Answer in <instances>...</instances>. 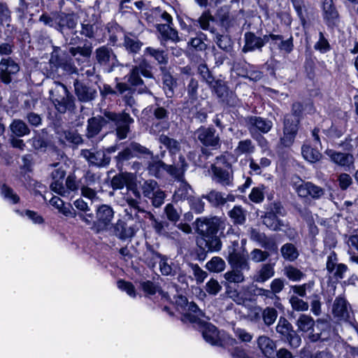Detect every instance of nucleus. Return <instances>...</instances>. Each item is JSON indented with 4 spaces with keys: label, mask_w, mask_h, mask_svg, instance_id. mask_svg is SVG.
Returning a JSON list of instances; mask_svg holds the SVG:
<instances>
[{
    "label": "nucleus",
    "mask_w": 358,
    "mask_h": 358,
    "mask_svg": "<svg viewBox=\"0 0 358 358\" xmlns=\"http://www.w3.org/2000/svg\"><path fill=\"white\" fill-rule=\"evenodd\" d=\"M220 227V221L215 217L212 218H197L196 220V230L201 236V238L198 239L197 241L198 245L203 247V243H201V241L217 234Z\"/></svg>",
    "instance_id": "obj_4"
},
{
    "label": "nucleus",
    "mask_w": 358,
    "mask_h": 358,
    "mask_svg": "<svg viewBox=\"0 0 358 358\" xmlns=\"http://www.w3.org/2000/svg\"><path fill=\"white\" fill-rule=\"evenodd\" d=\"M76 94L79 101L82 102H90L94 100L97 96L96 88L87 85L78 80L74 82Z\"/></svg>",
    "instance_id": "obj_21"
},
{
    "label": "nucleus",
    "mask_w": 358,
    "mask_h": 358,
    "mask_svg": "<svg viewBox=\"0 0 358 358\" xmlns=\"http://www.w3.org/2000/svg\"><path fill=\"white\" fill-rule=\"evenodd\" d=\"M96 59L97 62L110 71L117 63V58L112 49L107 46H101L96 50Z\"/></svg>",
    "instance_id": "obj_15"
},
{
    "label": "nucleus",
    "mask_w": 358,
    "mask_h": 358,
    "mask_svg": "<svg viewBox=\"0 0 358 358\" xmlns=\"http://www.w3.org/2000/svg\"><path fill=\"white\" fill-rule=\"evenodd\" d=\"M167 164H164L161 160H153L149 162L148 170L151 176L156 178H160L162 176L163 171H166Z\"/></svg>",
    "instance_id": "obj_56"
},
{
    "label": "nucleus",
    "mask_w": 358,
    "mask_h": 358,
    "mask_svg": "<svg viewBox=\"0 0 358 358\" xmlns=\"http://www.w3.org/2000/svg\"><path fill=\"white\" fill-rule=\"evenodd\" d=\"M176 303L186 311L182 316L183 322L191 323L203 324L205 315L197 305L194 302L189 303L185 296H180L176 300Z\"/></svg>",
    "instance_id": "obj_5"
},
{
    "label": "nucleus",
    "mask_w": 358,
    "mask_h": 358,
    "mask_svg": "<svg viewBox=\"0 0 358 358\" xmlns=\"http://www.w3.org/2000/svg\"><path fill=\"white\" fill-rule=\"evenodd\" d=\"M150 69V66L147 63L145 59H143L138 65L133 66L127 76L128 83L134 87H138V94H144L149 92L141 76L145 78L152 79L153 75Z\"/></svg>",
    "instance_id": "obj_3"
},
{
    "label": "nucleus",
    "mask_w": 358,
    "mask_h": 358,
    "mask_svg": "<svg viewBox=\"0 0 358 358\" xmlns=\"http://www.w3.org/2000/svg\"><path fill=\"white\" fill-rule=\"evenodd\" d=\"M54 169L51 172L52 182L50 183V189L54 192L61 189L62 183L64 182L66 171L64 164L56 163L51 165Z\"/></svg>",
    "instance_id": "obj_24"
},
{
    "label": "nucleus",
    "mask_w": 358,
    "mask_h": 358,
    "mask_svg": "<svg viewBox=\"0 0 358 358\" xmlns=\"http://www.w3.org/2000/svg\"><path fill=\"white\" fill-rule=\"evenodd\" d=\"M127 202L128 206L124 208V219L135 220L136 222H141L144 219H149L157 234L167 236L169 227L167 222L159 220L150 212L141 209L135 199H127Z\"/></svg>",
    "instance_id": "obj_2"
},
{
    "label": "nucleus",
    "mask_w": 358,
    "mask_h": 358,
    "mask_svg": "<svg viewBox=\"0 0 358 358\" xmlns=\"http://www.w3.org/2000/svg\"><path fill=\"white\" fill-rule=\"evenodd\" d=\"M266 41H271V45L276 47L281 52L289 54L294 48L293 38L290 36L287 39H284L282 35L269 34L265 35Z\"/></svg>",
    "instance_id": "obj_20"
},
{
    "label": "nucleus",
    "mask_w": 358,
    "mask_h": 358,
    "mask_svg": "<svg viewBox=\"0 0 358 358\" xmlns=\"http://www.w3.org/2000/svg\"><path fill=\"white\" fill-rule=\"evenodd\" d=\"M59 13V12L45 13L40 16L39 21L45 25L53 27L57 30Z\"/></svg>",
    "instance_id": "obj_54"
},
{
    "label": "nucleus",
    "mask_w": 358,
    "mask_h": 358,
    "mask_svg": "<svg viewBox=\"0 0 358 358\" xmlns=\"http://www.w3.org/2000/svg\"><path fill=\"white\" fill-rule=\"evenodd\" d=\"M280 338L289 343L293 348H297L301 343V338L293 329L292 324L284 317H280L275 327Z\"/></svg>",
    "instance_id": "obj_7"
},
{
    "label": "nucleus",
    "mask_w": 358,
    "mask_h": 358,
    "mask_svg": "<svg viewBox=\"0 0 358 358\" xmlns=\"http://www.w3.org/2000/svg\"><path fill=\"white\" fill-rule=\"evenodd\" d=\"M115 148L110 147L107 150H82L81 156L85 158L90 165L97 167H106L110 162V154L114 152Z\"/></svg>",
    "instance_id": "obj_6"
},
{
    "label": "nucleus",
    "mask_w": 358,
    "mask_h": 358,
    "mask_svg": "<svg viewBox=\"0 0 358 358\" xmlns=\"http://www.w3.org/2000/svg\"><path fill=\"white\" fill-rule=\"evenodd\" d=\"M237 71L240 76L248 78L252 81L259 80L262 77V72L257 66L246 62L241 68L237 69Z\"/></svg>",
    "instance_id": "obj_33"
},
{
    "label": "nucleus",
    "mask_w": 358,
    "mask_h": 358,
    "mask_svg": "<svg viewBox=\"0 0 358 358\" xmlns=\"http://www.w3.org/2000/svg\"><path fill=\"white\" fill-rule=\"evenodd\" d=\"M202 198L206 199L212 206L215 208H221L227 201H234V196L232 194H226L215 189L203 194Z\"/></svg>",
    "instance_id": "obj_22"
},
{
    "label": "nucleus",
    "mask_w": 358,
    "mask_h": 358,
    "mask_svg": "<svg viewBox=\"0 0 358 358\" xmlns=\"http://www.w3.org/2000/svg\"><path fill=\"white\" fill-rule=\"evenodd\" d=\"M179 161L180 163V165H167L166 172L177 179L179 182H180L181 180H183L184 173L187 169V165L185 163V159L182 156L179 157Z\"/></svg>",
    "instance_id": "obj_36"
},
{
    "label": "nucleus",
    "mask_w": 358,
    "mask_h": 358,
    "mask_svg": "<svg viewBox=\"0 0 358 358\" xmlns=\"http://www.w3.org/2000/svg\"><path fill=\"white\" fill-rule=\"evenodd\" d=\"M192 191V190L190 185L185 181L181 180L180 182H179V185L177 189L175 191V193L173 194V199L177 201L185 199H187L189 201V199H191L190 192Z\"/></svg>",
    "instance_id": "obj_46"
},
{
    "label": "nucleus",
    "mask_w": 358,
    "mask_h": 358,
    "mask_svg": "<svg viewBox=\"0 0 358 358\" xmlns=\"http://www.w3.org/2000/svg\"><path fill=\"white\" fill-rule=\"evenodd\" d=\"M213 41L217 44L219 48L227 52H229L232 49V41L227 35L220 34L214 31Z\"/></svg>",
    "instance_id": "obj_48"
},
{
    "label": "nucleus",
    "mask_w": 358,
    "mask_h": 358,
    "mask_svg": "<svg viewBox=\"0 0 358 358\" xmlns=\"http://www.w3.org/2000/svg\"><path fill=\"white\" fill-rule=\"evenodd\" d=\"M298 181L293 183V188L299 197H311L313 199H320L324 194L323 188L313 184L311 182L303 181L300 178H297Z\"/></svg>",
    "instance_id": "obj_9"
},
{
    "label": "nucleus",
    "mask_w": 358,
    "mask_h": 358,
    "mask_svg": "<svg viewBox=\"0 0 358 358\" xmlns=\"http://www.w3.org/2000/svg\"><path fill=\"white\" fill-rule=\"evenodd\" d=\"M49 93L50 100L54 103L63 96H66V94L69 93V92L64 84L59 82L53 81L49 90Z\"/></svg>",
    "instance_id": "obj_39"
},
{
    "label": "nucleus",
    "mask_w": 358,
    "mask_h": 358,
    "mask_svg": "<svg viewBox=\"0 0 358 358\" xmlns=\"http://www.w3.org/2000/svg\"><path fill=\"white\" fill-rule=\"evenodd\" d=\"M245 45L242 48V51L245 53L252 52L256 49L260 50L265 45L266 39L265 36L263 38L255 36L252 32H246L244 36Z\"/></svg>",
    "instance_id": "obj_25"
},
{
    "label": "nucleus",
    "mask_w": 358,
    "mask_h": 358,
    "mask_svg": "<svg viewBox=\"0 0 358 358\" xmlns=\"http://www.w3.org/2000/svg\"><path fill=\"white\" fill-rule=\"evenodd\" d=\"M255 147L250 139L240 141L235 152L237 155L251 154L255 152Z\"/></svg>",
    "instance_id": "obj_63"
},
{
    "label": "nucleus",
    "mask_w": 358,
    "mask_h": 358,
    "mask_svg": "<svg viewBox=\"0 0 358 358\" xmlns=\"http://www.w3.org/2000/svg\"><path fill=\"white\" fill-rule=\"evenodd\" d=\"M157 29L162 36V40H169L176 42L179 40L178 31L172 28L170 24H158Z\"/></svg>",
    "instance_id": "obj_41"
},
{
    "label": "nucleus",
    "mask_w": 358,
    "mask_h": 358,
    "mask_svg": "<svg viewBox=\"0 0 358 358\" xmlns=\"http://www.w3.org/2000/svg\"><path fill=\"white\" fill-rule=\"evenodd\" d=\"M322 17L327 27L333 29L338 25L340 15L333 0H321Z\"/></svg>",
    "instance_id": "obj_11"
},
{
    "label": "nucleus",
    "mask_w": 358,
    "mask_h": 358,
    "mask_svg": "<svg viewBox=\"0 0 358 358\" xmlns=\"http://www.w3.org/2000/svg\"><path fill=\"white\" fill-rule=\"evenodd\" d=\"M275 274L273 266L271 264H264L254 275L253 280L257 282H264Z\"/></svg>",
    "instance_id": "obj_37"
},
{
    "label": "nucleus",
    "mask_w": 358,
    "mask_h": 358,
    "mask_svg": "<svg viewBox=\"0 0 358 358\" xmlns=\"http://www.w3.org/2000/svg\"><path fill=\"white\" fill-rule=\"evenodd\" d=\"M124 46L131 53H137L143 46V43L136 37L126 35L124 39Z\"/></svg>",
    "instance_id": "obj_55"
},
{
    "label": "nucleus",
    "mask_w": 358,
    "mask_h": 358,
    "mask_svg": "<svg viewBox=\"0 0 358 358\" xmlns=\"http://www.w3.org/2000/svg\"><path fill=\"white\" fill-rule=\"evenodd\" d=\"M280 253L283 259L288 262H294L299 256L298 249L291 243L284 244L280 248Z\"/></svg>",
    "instance_id": "obj_43"
},
{
    "label": "nucleus",
    "mask_w": 358,
    "mask_h": 358,
    "mask_svg": "<svg viewBox=\"0 0 358 358\" xmlns=\"http://www.w3.org/2000/svg\"><path fill=\"white\" fill-rule=\"evenodd\" d=\"M263 223L273 231H278L283 226L282 221L279 220L274 212H267L263 217Z\"/></svg>",
    "instance_id": "obj_44"
},
{
    "label": "nucleus",
    "mask_w": 358,
    "mask_h": 358,
    "mask_svg": "<svg viewBox=\"0 0 358 358\" xmlns=\"http://www.w3.org/2000/svg\"><path fill=\"white\" fill-rule=\"evenodd\" d=\"M209 86L222 102L230 106L236 104V96L229 90L224 80H215Z\"/></svg>",
    "instance_id": "obj_10"
},
{
    "label": "nucleus",
    "mask_w": 358,
    "mask_h": 358,
    "mask_svg": "<svg viewBox=\"0 0 358 358\" xmlns=\"http://www.w3.org/2000/svg\"><path fill=\"white\" fill-rule=\"evenodd\" d=\"M206 266L211 272L220 273L224 270L226 264L221 257H214L206 263Z\"/></svg>",
    "instance_id": "obj_62"
},
{
    "label": "nucleus",
    "mask_w": 358,
    "mask_h": 358,
    "mask_svg": "<svg viewBox=\"0 0 358 358\" xmlns=\"http://www.w3.org/2000/svg\"><path fill=\"white\" fill-rule=\"evenodd\" d=\"M141 287L147 295H154L159 292L162 298L169 299L168 294L161 290L157 285L150 280L142 281L141 282Z\"/></svg>",
    "instance_id": "obj_47"
},
{
    "label": "nucleus",
    "mask_w": 358,
    "mask_h": 358,
    "mask_svg": "<svg viewBox=\"0 0 358 358\" xmlns=\"http://www.w3.org/2000/svg\"><path fill=\"white\" fill-rule=\"evenodd\" d=\"M221 25L224 27L227 31H230L231 29L235 28L239 25L237 17L233 13H224L220 17Z\"/></svg>",
    "instance_id": "obj_51"
},
{
    "label": "nucleus",
    "mask_w": 358,
    "mask_h": 358,
    "mask_svg": "<svg viewBox=\"0 0 358 358\" xmlns=\"http://www.w3.org/2000/svg\"><path fill=\"white\" fill-rule=\"evenodd\" d=\"M159 141L169 150L171 155H176L180 150V143L166 135H161Z\"/></svg>",
    "instance_id": "obj_52"
},
{
    "label": "nucleus",
    "mask_w": 358,
    "mask_h": 358,
    "mask_svg": "<svg viewBox=\"0 0 358 358\" xmlns=\"http://www.w3.org/2000/svg\"><path fill=\"white\" fill-rule=\"evenodd\" d=\"M134 179V175L128 172H122L114 176L110 181V185L114 190L122 189L124 187L130 185L131 180Z\"/></svg>",
    "instance_id": "obj_32"
},
{
    "label": "nucleus",
    "mask_w": 358,
    "mask_h": 358,
    "mask_svg": "<svg viewBox=\"0 0 358 358\" xmlns=\"http://www.w3.org/2000/svg\"><path fill=\"white\" fill-rule=\"evenodd\" d=\"M159 188L157 182L154 180H145L141 185L143 195L148 199L152 197Z\"/></svg>",
    "instance_id": "obj_58"
},
{
    "label": "nucleus",
    "mask_w": 358,
    "mask_h": 358,
    "mask_svg": "<svg viewBox=\"0 0 358 358\" xmlns=\"http://www.w3.org/2000/svg\"><path fill=\"white\" fill-rule=\"evenodd\" d=\"M200 325L203 327L202 335L206 342L213 345H222V340L216 327L205 321H203V324H200Z\"/></svg>",
    "instance_id": "obj_28"
},
{
    "label": "nucleus",
    "mask_w": 358,
    "mask_h": 358,
    "mask_svg": "<svg viewBox=\"0 0 358 358\" xmlns=\"http://www.w3.org/2000/svg\"><path fill=\"white\" fill-rule=\"evenodd\" d=\"M58 24L57 30L64 33V30L66 28L73 30L77 24V20L72 15L60 13Z\"/></svg>",
    "instance_id": "obj_42"
},
{
    "label": "nucleus",
    "mask_w": 358,
    "mask_h": 358,
    "mask_svg": "<svg viewBox=\"0 0 358 358\" xmlns=\"http://www.w3.org/2000/svg\"><path fill=\"white\" fill-rule=\"evenodd\" d=\"M114 217L113 208L108 205H101L96 209V222L99 228L103 229L108 226Z\"/></svg>",
    "instance_id": "obj_27"
},
{
    "label": "nucleus",
    "mask_w": 358,
    "mask_h": 358,
    "mask_svg": "<svg viewBox=\"0 0 358 358\" xmlns=\"http://www.w3.org/2000/svg\"><path fill=\"white\" fill-rule=\"evenodd\" d=\"M257 295L262 297L264 303L266 305H273L276 308L282 309V305L280 299L278 296L275 295L271 289H266L264 288L257 289Z\"/></svg>",
    "instance_id": "obj_35"
},
{
    "label": "nucleus",
    "mask_w": 358,
    "mask_h": 358,
    "mask_svg": "<svg viewBox=\"0 0 358 358\" xmlns=\"http://www.w3.org/2000/svg\"><path fill=\"white\" fill-rule=\"evenodd\" d=\"M198 140L206 147L217 148L220 146V138L213 127H201L195 131Z\"/></svg>",
    "instance_id": "obj_13"
},
{
    "label": "nucleus",
    "mask_w": 358,
    "mask_h": 358,
    "mask_svg": "<svg viewBox=\"0 0 358 358\" xmlns=\"http://www.w3.org/2000/svg\"><path fill=\"white\" fill-rule=\"evenodd\" d=\"M298 329L303 332H308L313 329L315 320L308 315L301 314L296 321Z\"/></svg>",
    "instance_id": "obj_49"
},
{
    "label": "nucleus",
    "mask_w": 358,
    "mask_h": 358,
    "mask_svg": "<svg viewBox=\"0 0 358 358\" xmlns=\"http://www.w3.org/2000/svg\"><path fill=\"white\" fill-rule=\"evenodd\" d=\"M247 124L250 134H267L273 127L271 120L259 116L248 117Z\"/></svg>",
    "instance_id": "obj_14"
},
{
    "label": "nucleus",
    "mask_w": 358,
    "mask_h": 358,
    "mask_svg": "<svg viewBox=\"0 0 358 358\" xmlns=\"http://www.w3.org/2000/svg\"><path fill=\"white\" fill-rule=\"evenodd\" d=\"M228 215L234 224L242 225L246 221L247 211L241 206H234Z\"/></svg>",
    "instance_id": "obj_38"
},
{
    "label": "nucleus",
    "mask_w": 358,
    "mask_h": 358,
    "mask_svg": "<svg viewBox=\"0 0 358 358\" xmlns=\"http://www.w3.org/2000/svg\"><path fill=\"white\" fill-rule=\"evenodd\" d=\"M74 100L73 96L69 92L53 104L59 113H65L67 111L72 112L75 109Z\"/></svg>",
    "instance_id": "obj_34"
},
{
    "label": "nucleus",
    "mask_w": 358,
    "mask_h": 358,
    "mask_svg": "<svg viewBox=\"0 0 358 358\" xmlns=\"http://www.w3.org/2000/svg\"><path fill=\"white\" fill-rule=\"evenodd\" d=\"M212 180L222 186L231 187L234 181L233 169L222 168L217 166H210Z\"/></svg>",
    "instance_id": "obj_16"
},
{
    "label": "nucleus",
    "mask_w": 358,
    "mask_h": 358,
    "mask_svg": "<svg viewBox=\"0 0 358 358\" xmlns=\"http://www.w3.org/2000/svg\"><path fill=\"white\" fill-rule=\"evenodd\" d=\"M257 345L265 357L271 358L275 356L276 345L268 336H260L257 339Z\"/></svg>",
    "instance_id": "obj_31"
},
{
    "label": "nucleus",
    "mask_w": 358,
    "mask_h": 358,
    "mask_svg": "<svg viewBox=\"0 0 358 358\" xmlns=\"http://www.w3.org/2000/svg\"><path fill=\"white\" fill-rule=\"evenodd\" d=\"M50 205L57 208L59 213L66 217H76V211L70 203L65 204L64 202L58 196H53L49 201Z\"/></svg>",
    "instance_id": "obj_30"
},
{
    "label": "nucleus",
    "mask_w": 358,
    "mask_h": 358,
    "mask_svg": "<svg viewBox=\"0 0 358 358\" xmlns=\"http://www.w3.org/2000/svg\"><path fill=\"white\" fill-rule=\"evenodd\" d=\"M20 71V63L17 57H6L0 59V79L4 84L10 83Z\"/></svg>",
    "instance_id": "obj_8"
},
{
    "label": "nucleus",
    "mask_w": 358,
    "mask_h": 358,
    "mask_svg": "<svg viewBox=\"0 0 358 358\" xmlns=\"http://www.w3.org/2000/svg\"><path fill=\"white\" fill-rule=\"evenodd\" d=\"M10 129L17 137H22L30 133V129L26 123L21 120H14L10 125Z\"/></svg>",
    "instance_id": "obj_50"
},
{
    "label": "nucleus",
    "mask_w": 358,
    "mask_h": 358,
    "mask_svg": "<svg viewBox=\"0 0 358 358\" xmlns=\"http://www.w3.org/2000/svg\"><path fill=\"white\" fill-rule=\"evenodd\" d=\"M224 279L230 283H241L245 280L244 273L231 268L224 274Z\"/></svg>",
    "instance_id": "obj_64"
},
{
    "label": "nucleus",
    "mask_w": 358,
    "mask_h": 358,
    "mask_svg": "<svg viewBox=\"0 0 358 358\" xmlns=\"http://www.w3.org/2000/svg\"><path fill=\"white\" fill-rule=\"evenodd\" d=\"M320 336V342L325 343L329 346H332L334 343L338 342L341 338L329 326L321 331Z\"/></svg>",
    "instance_id": "obj_45"
},
{
    "label": "nucleus",
    "mask_w": 358,
    "mask_h": 358,
    "mask_svg": "<svg viewBox=\"0 0 358 358\" xmlns=\"http://www.w3.org/2000/svg\"><path fill=\"white\" fill-rule=\"evenodd\" d=\"M325 154L335 164L343 167L345 171H349L354 165V157L352 154L345 153L334 150L328 149Z\"/></svg>",
    "instance_id": "obj_17"
},
{
    "label": "nucleus",
    "mask_w": 358,
    "mask_h": 358,
    "mask_svg": "<svg viewBox=\"0 0 358 358\" xmlns=\"http://www.w3.org/2000/svg\"><path fill=\"white\" fill-rule=\"evenodd\" d=\"M228 262L231 268L238 270L243 273L250 270V265L248 257L244 254L234 257L232 259L228 261Z\"/></svg>",
    "instance_id": "obj_40"
},
{
    "label": "nucleus",
    "mask_w": 358,
    "mask_h": 358,
    "mask_svg": "<svg viewBox=\"0 0 358 358\" xmlns=\"http://www.w3.org/2000/svg\"><path fill=\"white\" fill-rule=\"evenodd\" d=\"M227 294L230 299L238 305H245L246 302L250 301V295L246 292L227 289Z\"/></svg>",
    "instance_id": "obj_53"
},
{
    "label": "nucleus",
    "mask_w": 358,
    "mask_h": 358,
    "mask_svg": "<svg viewBox=\"0 0 358 358\" xmlns=\"http://www.w3.org/2000/svg\"><path fill=\"white\" fill-rule=\"evenodd\" d=\"M319 129H314L312 131V136L314 138L315 148H312L309 145L305 144L301 148V154L303 158L310 163H314L320 159L321 154L317 149V145H321L320 139L319 137Z\"/></svg>",
    "instance_id": "obj_19"
},
{
    "label": "nucleus",
    "mask_w": 358,
    "mask_h": 358,
    "mask_svg": "<svg viewBox=\"0 0 358 358\" xmlns=\"http://www.w3.org/2000/svg\"><path fill=\"white\" fill-rule=\"evenodd\" d=\"M15 50V42L13 40L0 42V57H13V55Z\"/></svg>",
    "instance_id": "obj_60"
},
{
    "label": "nucleus",
    "mask_w": 358,
    "mask_h": 358,
    "mask_svg": "<svg viewBox=\"0 0 358 358\" xmlns=\"http://www.w3.org/2000/svg\"><path fill=\"white\" fill-rule=\"evenodd\" d=\"M284 275L290 280L297 282L305 277V274L294 266L289 265L284 268Z\"/></svg>",
    "instance_id": "obj_61"
},
{
    "label": "nucleus",
    "mask_w": 358,
    "mask_h": 358,
    "mask_svg": "<svg viewBox=\"0 0 358 358\" xmlns=\"http://www.w3.org/2000/svg\"><path fill=\"white\" fill-rule=\"evenodd\" d=\"M262 320L267 327L272 325L278 317V312L275 308L268 306L262 309Z\"/></svg>",
    "instance_id": "obj_59"
},
{
    "label": "nucleus",
    "mask_w": 358,
    "mask_h": 358,
    "mask_svg": "<svg viewBox=\"0 0 358 358\" xmlns=\"http://www.w3.org/2000/svg\"><path fill=\"white\" fill-rule=\"evenodd\" d=\"M115 89L117 90V95L120 96L124 104L129 106L132 110V113L136 115L138 110L136 108L135 90L124 83H117Z\"/></svg>",
    "instance_id": "obj_18"
},
{
    "label": "nucleus",
    "mask_w": 358,
    "mask_h": 358,
    "mask_svg": "<svg viewBox=\"0 0 358 358\" xmlns=\"http://www.w3.org/2000/svg\"><path fill=\"white\" fill-rule=\"evenodd\" d=\"M143 55L145 58L153 59L158 65L166 66L169 63L168 53L162 49L155 48L153 47H147L143 51Z\"/></svg>",
    "instance_id": "obj_26"
},
{
    "label": "nucleus",
    "mask_w": 358,
    "mask_h": 358,
    "mask_svg": "<svg viewBox=\"0 0 358 358\" xmlns=\"http://www.w3.org/2000/svg\"><path fill=\"white\" fill-rule=\"evenodd\" d=\"M133 122L134 119L127 113H117L106 110L102 116L97 115L87 120V136L89 138L95 137L104 127L109 124L115 129L117 138L122 140L127 137L129 126Z\"/></svg>",
    "instance_id": "obj_1"
},
{
    "label": "nucleus",
    "mask_w": 358,
    "mask_h": 358,
    "mask_svg": "<svg viewBox=\"0 0 358 358\" xmlns=\"http://www.w3.org/2000/svg\"><path fill=\"white\" fill-rule=\"evenodd\" d=\"M201 243L204 245L203 248L208 251L217 252L222 248V242L217 234L205 238Z\"/></svg>",
    "instance_id": "obj_57"
},
{
    "label": "nucleus",
    "mask_w": 358,
    "mask_h": 358,
    "mask_svg": "<svg viewBox=\"0 0 358 358\" xmlns=\"http://www.w3.org/2000/svg\"><path fill=\"white\" fill-rule=\"evenodd\" d=\"M332 314L337 321L347 322L350 321L352 310L344 297L337 296L333 303Z\"/></svg>",
    "instance_id": "obj_12"
},
{
    "label": "nucleus",
    "mask_w": 358,
    "mask_h": 358,
    "mask_svg": "<svg viewBox=\"0 0 358 358\" xmlns=\"http://www.w3.org/2000/svg\"><path fill=\"white\" fill-rule=\"evenodd\" d=\"M151 254L152 259H159V270L163 275L173 276L176 275L178 270L177 266L173 264L170 259L154 250L151 251Z\"/></svg>",
    "instance_id": "obj_23"
},
{
    "label": "nucleus",
    "mask_w": 358,
    "mask_h": 358,
    "mask_svg": "<svg viewBox=\"0 0 358 358\" xmlns=\"http://www.w3.org/2000/svg\"><path fill=\"white\" fill-rule=\"evenodd\" d=\"M79 184L74 176L70 175L66 178L65 185L62 183V187L57 189L55 193L63 197H72L73 194L78 192Z\"/></svg>",
    "instance_id": "obj_29"
}]
</instances>
